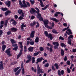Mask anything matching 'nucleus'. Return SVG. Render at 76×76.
<instances>
[{
  "mask_svg": "<svg viewBox=\"0 0 76 76\" xmlns=\"http://www.w3.org/2000/svg\"><path fill=\"white\" fill-rule=\"evenodd\" d=\"M58 14H60V12H56L54 14L55 16V17H57V16H58Z\"/></svg>",
  "mask_w": 76,
  "mask_h": 76,
  "instance_id": "32",
  "label": "nucleus"
},
{
  "mask_svg": "<svg viewBox=\"0 0 76 76\" xmlns=\"http://www.w3.org/2000/svg\"><path fill=\"white\" fill-rule=\"evenodd\" d=\"M21 69H22V75H24L25 73V69L23 68V65H21Z\"/></svg>",
  "mask_w": 76,
  "mask_h": 76,
  "instance_id": "16",
  "label": "nucleus"
},
{
  "mask_svg": "<svg viewBox=\"0 0 76 76\" xmlns=\"http://www.w3.org/2000/svg\"><path fill=\"white\" fill-rule=\"evenodd\" d=\"M66 63L68 65H70V61H66Z\"/></svg>",
  "mask_w": 76,
  "mask_h": 76,
  "instance_id": "61",
  "label": "nucleus"
},
{
  "mask_svg": "<svg viewBox=\"0 0 76 76\" xmlns=\"http://www.w3.org/2000/svg\"><path fill=\"white\" fill-rule=\"evenodd\" d=\"M39 41V37H37L35 39V42L36 43L38 42Z\"/></svg>",
  "mask_w": 76,
  "mask_h": 76,
  "instance_id": "31",
  "label": "nucleus"
},
{
  "mask_svg": "<svg viewBox=\"0 0 76 76\" xmlns=\"http://www.w3.org/2000/svg\"><path fill=\"white\" fill-rule=\"evenodd\" d=\"M7 34L8 35H10V34H12V32L11 31H9L7 32Z\"/></svg>",
  "mask_w": 76,
  "mask_h": 76,
  "instance_id": "54",
  "label": "nucleus"
},
{
  "mask_svg": "<svg viewBox=\"0 0 76 76\" xmlns=\"http://www.w3.org/2000/svg\"><path fill=\"white\" fill-rule=\"evenodd\" d=\"M11 11L8 10L6 11V12H5V16H7L9 14L11 13Z\"/></svg>",
  "mask_w": 76,
  "mask_h": 76,
  "instance_id": "15",
  "label": "nucleus"
},
{
  "mask_svg": "<svg viewBox=\"0 0 76 76\" xmlns=\"http://www.w3.org/2000/svg\"><path fill=\"white\" fill-rule=\"evenodd\" d=\"M23 48H21L19 53H21V54H22V51H23Z\"/></svg>",
  "mask_w": 76,
  "mask_h": 76,
  "instance_id": "63",
  "label": "nucleus"
},
{
  "mask_svg": "<svg viewBox=\"0 0 76 76\" xmlns=\"http://www.w3.org/2000/svg\"><path fill=\"white\" fill-rule=\"evenodd\" d=\"M68 43L69 45H71L72 44V41H71V39H69V40L68 41Z\"/></svg>",
  "mask_w": 76,
  "mask_h": 76,
  "instance_id": "47",
  "label": "nucleus"
},
{
  "mask_svg": "<svg viewBox=\"0 0 76 76\" xmlns=\"http://www.w3.org/2000/svg\"><path fill=\"white\" fill-rule=\"evenodd\" d=\"M5 4H6V6H8V7H10L11 6V1H6L5 2Z\"/></svg>",
  "mask_w": 76,
  "mask_h": 76,
  "instance_id": "11",
  "label": "nucleus"
},
{
  "mask_svg": "<svg viewBox=\"0 0 76 76\" xmlns=\"http://www.w3.org/2000/svg\"><path fill=\"white\" fill-rule=\"evenodd\" d=\"M18 19H20V20H22L24 19V18H23V17L20 16L18 18Z\"/></svg>",
  "mask_w": 76,
  "mask_h": 76,
  "instance_id": "46",
  "label": "nucleus"
},
{
  "mask_svg": "<svg viewBox=\"0 0 76 76\" xmlns=\"http://www.w3.org/2000/svg\"><path fill=\"white\" fill-rule=\"evenodd\" d=\"M73 35H70L69 36L68 38V39H70V38H73Z\"/></svg>",
  "mask_w": 76,
  "mask_h": 76,
  "instance_id": "45",
  "label": "nucleus"
},
{
  "mask_svg": "<svg viewBox=\"0 0 76 76\" xmlns=\"http://www.w3.org/2000/svg\"><path fill=\"white\" fill-rule=\"evenodd\" d=\"M50 50V53H52L53 51V49H52V48L51 47H50L49 48Z\"/></svg>",
  "mask_w": 76,
  "mask_h": 76,
  "instance_id": "64",
  "label": "nucleus"
},
{
  "mask_svg": "<svg viewBox=\"0 0 76 76\" xmlns=\"http://www.w3.org/2000/svg\"><path fill=\"white\" fill-rule=\"evenodd\" d=\"M12 47H18V46L17 44L16 43H15V44H14L12 45Z\"/></svg>",
  "mask_w": 76,
  "mask_h": 76,
  "instance_id": "43",
  "label": "nucleus"
},
{
  "mask_svg": "<svg viewBox=\"0 0 76 76\" xmlns=\"http://www.w3.org/2000/svg\"><path fill=\"white\" fill-rule=\"evenodd\" d=\"M3 34V31L0 30V38H1V35Z\"/></svg>",
  "mask_w": 76,
  "mask_h": 76,
  "instance_id": "53",
  "label": "nucleus"
},
{
  "mask_svg": "<svg viewBox=\"0 0 76 76\" xmlns=\"http://www.w3.org/2000/svg\"><path fill=\"white\" fill-rule=\"evenodd\" d=\"M35 31H32L30 34V37L31 38H34L35 35Z\"/></svg>",
  "mask_w": 76,
  "mask_h": 76,
  "instance_id": "12",
  "label": "nucleus"
},
{
  "mask_svg": "<svg viewBox=\"0 0 76 76\" xmlns=\"http://www.w3.org/2000/svg\"><path fill=\"white\" fill-rule=\"evenodd\" d=\"M66 34H67L69 35H70V34H71L72 35V33H70V32H69L68 31H66Z\"/></svg>",
  "mask_w": 76,
  "mask_h": 76,
  "instance_id": "58",
  "label": "nucleus"
},
{
  "mask_svg": "<svg viewBox=\"0 0 76 76\" xmlns=\"http://www.w3.org/2000/svg\"><path fill=\"white\" fill-rule=\"evenodd\" d=\"M35 17L33 15H32L31 18V20H33L34 19H35Z\"/></svg>",
  "mask_w": 76,
  "mask_h": 76,
  "instance_id": "62",
  "label": "nucleus"
},
{
  "mask_svg": "<svg viewBox=\"0 0 76 76\" xmlns=\"http://www.w3.org/2000/svg\"><path fill=\"white\" fill-rule=\"evenodd\" d=\"M12 25H14L16 26L17 24V22L16 21L14 20L12 23Z\"/></svg>",
  "mask_w": 76,
  "mask_h": 76,
  "instance_id": "41",
  "label": "nucleus"
},
{
  "mask_svg": "<svg viewBox=\"0 0 76 76\" xmlns=\"http://www.w3.org/2000/svg\"><path fill=\"white\" fill-rule=\"evenodd\" d=\"M61 46H62V47H64V48H66V45L64 44V43H61Z\"/></svg>",
  "mask_w": 76,
  "mask_h": 76,
  "instance_id": "33",
  "label": "nucleus"
},
{
  "mask_svg": "<svg viewBox=\"0 0 76 76\" xmlns=\"http://www.w3.org/2000/svg\"><path fill=\"white\" fill-rule=\"evenodd\" d=\"M22 0H19L18 1H19V4L20 5V6L21 7V6L22 5Z\"/></svg>",
  "mask_w": 76,
  "mask_h": 76,
  "instance_id": "42",
  "label": "nucleus"
},
{
  "mask_svg": "<svg viewBox=\"0 0 76 76\" xmlns=\"http://www.w3.org/2000/svg\"><path fill=\"white\" fill-rule=\"evenodd\" d=\"M0 63H1L0 64V70H3L4 69V67L3 64V61H1Z\"/></svg>",
  "mask_w": 76,
  "mask_h": 76,
  "instance_id": "13",
  "label": "nucleus"
},
{
  "mask_svg": "<svg viewBox=\"0 0 76 76\" xmlns=\"http://www.w3.org/2000/svg\"><path fill=\"white\" fill-rule=\"evenodd\" d=\"M43 59L42 57L40 58H38L37 59V61L38 62H40L41 61H42Z\"/></svg>",
  "mask_w": 76,
  "mask_h": 76,
  "instance_id": "29",
  "label": "nucleus"
},
{
  "mask_svg": "<svg viewBox=\"0 0 76 76\" xmlns=\"http://www.w3.org/2000/svg\"><path fill=\"white\" fill-rule=\"evenodd\" d=\"M54 66L56 67V69H58L59 68V66L57 63H55L54 64Z\"/></svg>",
  "mask_w": 76,
  "mask_h": 76,
  "instance_id": "28",
  "label": "nucleus"
},
{
  "mask_svg": "<svg viewBox=\"0 0 76 76\" xmlns=\"http://www.w3.org/2000/svg\"><path fill=\"white\" fill-rule=\"evenodd\" d=\"M59 39H61V40H64V39L63 37H62L60 36L59 38Z\"/></svg>",
  "mask_w": 76,
  "mask_h": 76,
  "instance_id": "52",
  "label": "nucleus"
},
{
  "mask_svg": "<svg viewBox=\"0 0 76 76\" xmlns=\"http://www.w3.org/2000/svg\"><path fill=\"white\" fill-rule=\"evenodd\" d=\"M21 29H23V27H25L26 26V24L25 25V23H23L22 25H21Z\"/></svg>",
  "mask_w": 76,
  "mask_h": 76,
  "instance_id": "19",
  "label": "nucleus"
},
{
  "mask_svg": "<svg viewBox=\"0 0 76 76\" xmlns=\"http://www.w3.org/2000/svg\"><path fill=\"white\" fill-rule=\"evenodd\" d=\"M10 41L11 43H12V44H15V43H16V41H15L14 39H10Z\"/></svg>",
  "mask_w": 76,
  "mask_h": 76,
  "instance_id": "25",
  "label": "nucleus"
},
{
  "mask_svg": "<svg viewBox=\"0 0 76 76\" xmlns=\"http://www.w3.org/2000/svg\"><path fill=\"white\" fill-rule=\"evenodd\" d=\"M17 63V62L16 61H14L11 63V65H14V64H16Z\"/></svg>",
  "mask_w": 76,
  "mask_h": 76,
  "instance_id": "51",
  "label": "nucleus"
},
{
  "mask_svg": "<svg viewBox=\"0 0 76 76\" xmlns=\"http://www.w3.org/2000/svg\"><path fill=\"white\" fill-rule=\"evenodd\" d=\"M45 67H48L49 66V64L48 63H47L46 64L44 65Z\"/></svg>",
  "mask_w": 76,
  "mask_h": 76,
  "instance_id": "44",
  "label": "nucleus"
},
{
  "mask_svg": "<svg viewBox=\"0 0 76 76\" xmlns=\"http://www.w3.org/2000/svg\"><path fill=\"white\" fill-rule=\"evenodd\" d=\"M50 20H52L53 21H54V22H58V20H57L56 18H50Z\"/></svg>",
  "mask_w": 76,
  "mask_h": 76,
  "instance_id": "14",
  "label": "nucleus"
},
{
  "mask_svg": "<svg viewBox=\"0 0 76 76\" xmlns=\"http://www.w3.org/2000/svg\"><path fill=\"white\" fill-rule=\"evenodd\" d=\"M64 73V71L63 70H61V72H60V69L58 70V75L59 76H61V75H63Z\"/></svg>",
  "mask_w": 76,
  "mask_h": 76,
  "instance_id": "8",
  "label": "nucleus"
},
{
  "mask_svg": "<svg viewBox=\"0 0 76 76\" xmlns=\"http://www.w3.org/2000/svg\"><path fill=\"white\" fill-rule=\"evenodd\" d=\"M22 53H19L18 55L17 56V59H18L21 56V55H22Z\"/></svg>",
  "mask_w": 76,
  "mask_h": 76,
  "instance_id": "37",
  "label": "nucleus"
},
{
  "mask_svg": "<svg viewBox=\"0 0 76 76\" xmlns=\"http://www.w3.org/2000/svg\"><path fill=\"white\" fill-rule=\"evenodd\" d=\"M22 3L23 4L22 5H21V7H23V8L24 7H28V6H27V5L26 4L25 0H23L22 1Z\"/></svg>",
  "mask_w": 76,
  "mask_h": 76,
  "instance_id": "9",
  "label": "nucleus"
},
{
  "mask_svg": "<svg viewBox=\"0 0 76 76\" xmlns=\"http://www.w3.org/2000/svg\"><path fill=\"white\" fill-rule=\"evenodd\" d=\"M20 68V67H17V68H15L13 70V71L14 72H15V73L16 72L18 71V70H19V69Z\"/></svg>",
  "mask_w": 76,
  "mask_h": 76,
  "instance_id": "23",
  "label": "nucleus"
},
{
  "mask_svg": "<svg viewBox=\"0 0 76 76\" xmlns=\"http://www.w3.org/2000/svg\"><path fill=\"white\" fill-rule=\"evenodd\" d=\"M52 44L53 45H56H56H59V43H58V42H53Z\"/></svg>",
  "mask_w": 76,
  "mask_h": 76,
  "instance_id": "36",
  "label": "nucleus"
},
{
  "mask_svg": "<svg viewBox=\"0 0 76 76\" xmlns=\"http://www.w3.org/2000/svg\"><path fill=\"white\" fill-rule=\"evenodd\" d=\"M1 10L4 12H5V11H6V10H8V9L7 7H5L4 8L2 7L1 8Z\"/></svg>",
  "mask_w": 76,
  "mask_h": 76,
  "instance_id": "30",
  "label": "nucleus"
},
{
  "mask_svg": "<svg viewBox=\"0 0 76 76\" xmlns=\"http://www.w3.org/2000/svg\"><path fill=\"white\" fill-rule=\"evenodd\" d=\"M52 69L53 70H54V71H55V70H56V69L54 67V66L53 65L52 66Z\"/></svg>",
  "mask_w": 76,
  "mask_h": 76,
  "instance_id": "59",
  "label": "nucleus"
},
{
  "mask_svg": "<svg viewBox=\"0 0 76 76\" xmlns=\"http://www.w3.org/2000/svg\"><path fill=\"white\" fill-rule=\"evenodd\" d=\"M26 3L27 4V5L28 6V7H30V6H31V5H30V4L29 3V2H26Z\"/></svg>",
  "mask_w": 76,
  "mask_h": 76,
  "instance_id": "57",
  "label": "nucleus"
},
{
  "mask_svg": "<svg viewBox=\"0 0 76 76\" xmlns=\"http://www.w3.org/2000/svg\"><path fill=\"white\" fill-rule=\"evenodd\" d=\"M18 49V47H15L13 49V50H15V51H17Z\"/></svg>",
  "mask_w": 76,
  "mask_h": 76,
  "instance_id": "49",
  "label": "nucleus"
},
{
  "mask_svg": "<svg viewBox=\"0 0 76 76\" xmlns=\"http://www.w3.org/2000/svg\"><path fill=\"white\" fill-rule=\"evenodd\" d=\"M9 21H8V20H6L4 22V26L5 27H7V23H8V22Z\"/></svg>",
  "mask_w": 76,
  "mask_h": 76,
  "instance_id": "22",
  "label": "nucleus"
},
{
  "mask_svg": "<svg viewBox=\"0 0 76 76\" xmlns=\"http://www.w3.org/2000/svg\"><path fill=\"white\" fill-rule=\"evenodd\" d=\"M33 50H34V48L33 47H30L28 48V51L31 52H32L33 51Z\"/></svg>",
  "mask_w": 76,
  "mask_h": 76,
  "instance_id": "20",
  "label": "nucleus"
},
{
  "mask_svg": "<svg viewBox=\"0 0 76 76\" xmlns=\"http://www.w3.org/2000/svg\"><path fill=\"white\" fill-rule=\"evenodd\" d=\"M45 34L46 37H47L48 38H50V40H52L53 39V36L50 33L48 34V32H47V31H45Z\"/></svg>",
  "mask_w": 76,
  "mask_h": 76,
  "instance_id": "2",
  "label": "nucleus"
},
{
  "mask_svg": "<svg viewBox=\"0 0 76 76\" xmlns=\"http://www.w3.org/2000/svg\"><path fill=\"white\" fill-rule=\"evenodd\" d=\"M52 32H53V34H58V32L57 31L55 30H53L52 31Z\"/></svg>",
  "mask_w": 76,
  "mask_h": 76,
  "instance_id": "39",
  "label": "nucleus"
},
{
  "mask_svg": "<svg viewBox=\"0 0 76 76\" xmlns=\"http://www.w3.org/2000/svg\"><path fill=\"white\" fill-rule=\"evenodd\" d=\"M24 52H26L27 51V48H26V46H24Z\"/></svg>",
  "mask_w": 76,
  "mask_h": 76,
  "instance_id": "48",
  "label": "nucleus"
},
{
  "mask_svg": "<svg viewBox=\"0 0 76 76\" xmlns=\"http://www.w3.org/2000/svg\"><path fill=\"white\" fill-rule=\"evenodd\" d=\"M36 16L38 19H39V20L40 21H44V19H43V18L41 16V14L39 13H38Z\"/></svg>",
  "mask_w": 76,
  "mask_h": 76,
  "instance_id": "5",
  "label": "nucleus"
},
{
  "mask_svg": "<svg viewBox=\"0 0 76 76\" xmlns=\"http://www.w3.org/2000/svg\"><path fill=\"white\" fill-rule=\"evenodd\" d=\"M10 30L11 32H15L17 31H18V29L12 27L11 28Z\"/></svg>",
  "mask_w": 76,
  "mask_h": 76,
  "instance_id": "10",
  "label": "nucleus"
},
{
  "mask_svg": "<svg viewBox=\"0 0 76 76\" xmlns=\"http://www.w3.org/2000/svg\"><path fill=\"white\" fill-rule=\"evenodd\" d=\"M48 29H52V27L51 26H49L48 25V26H47V27Z\"/></svg>",
  "mask_w": 76,
  "mask_h": 76,
  "instance_id": "60",
  "label": "nucleus"
},
{
  "mask_svg": "<svg viewBox=\"0 0 76 76\" xmlns=\"http://www.w3.org/2000/svg\"><path fill=\"white\" fill-rule=\"evenodd\" d=\"M38 1H40V6L42 7H44L45 6L43 4V2L42 1V0H38Z\"/></svg>",
  "mask_w": 76,
  "mask_h": 76,
  "instance_id": "17",
  "label": "nucleus"
},
{
  "mask_svg": "<svg viewBox=\"0 0 76 76\" xmlns=\"http://www.w3.org/2000/svg\"><path fill=\"white\" fill-rule=\"evenodd\" d=\"M39 49L40 51H44V49L42 47H40Z\"/></svg>",
  "mask_w": 76,
  "mask_h": 76,
  "instance_id": "50",
  "label": "nucleus"
},
{
  "mask_svg": "<svg viewBox=\"0 0 76 76\" xmlns=\"http://www.w3.org/2000/svg\"><path fill=\"white\" fill-rule=\"evenodd\" d=\"M36 24V22L34 21L32 23H30V26H31L33 27L34 26H35V25Z\"/></svg>",
  "mask_w": 76,
  "mask_h": 76,
  "instance_id": "27",
  "label": "nucleus"
},
{
  "mask_svg": "<svg viewBox=\"0 0 76 76\" xmlns=\"http://www.w3.org/2000/svg\"><path fill=\"white\" fill-rule=\"evenodd\" d=\"M32 63H35V57H33L32 58Z\"/></svg>",
  "mask_w": 76,
  "mask_h": 76,
  "instance_id": "34",
  "label": "nucleus"
},
{
  "mask_svg": "<svg viewBox=\"0 0 76 76\" xmlns=\"http://www.w3.org/2000/svg\"><path fill=\"white\" fill-rule=\"evenodd\" d=\"M10 50H11V48H9L5 51V53L7 54V55H8V57L12 56L11 53H10Z\"/></svg>",
  "mask_w": 76,
  "mask_h": 76,
  "instance_id": "6",
  "label": "nucleus"
},
{
  "mask_svg": "<svg viewBox=\"0 0 76 76\" xmlns=\"http://www.w3.org/2000/svg\"><path fill=\"white\" fill-rule=\"evenodd\" d=\"M6 46L4 45H3L2 47V51H4L5 50V49H6Z\"/></svg>",
  "mask_w": 76,
  "mask_h": 76,
  "instance_id": "21",
  "label": "nucleus"
},
{
  "mask_svg": "<svg viewBox=\"0 0 76 76\" xmlns=\"http://www.w3.org/2000/svg\"><path fill=\"white\" fill-rule=\"evenodd\" d=\"M61 54L62 56H63L64 55V50L63 49H61Z\"/></svg>",
  "mask_w": 76,
  "mask_h": 76,
  "instance_id": "24",
  "label": "nucleus"
},
{
  "mask_svg": "<svg viewBox=\"0 0 76 76\" xmlns=\"http://www.w3.org/2000/svg\"><path fill=\"white\" fill-rule=\"evenodd\" d=\"M20 71H21V69H20L19 70H18L17 72L15 73V75L16 76H17L18 75L20 72Z\"/></svg>",
  "mask_w": 76,
  "mask_h": 76,
  "instance_id": "18",
  "label": "nucleus"
},
{
  "mask_svg": "<svg viewBox=\"0 0 76 76\" xmlns=\"http://www.w3.org/2000/svg\"><path fill=\"white\" fill-rule=\"evenodd\" d=\"M35 42L34 41H31L30 42V44L31 45H34V44Z\"/></svg>",
  "mask_w": 76,
  "mask_h": 76,
  "instance_id": "40",
  "label": "nucleus"
},
{
  "mask_svg": "<svg viewBox=\"0 0 76 76\" xmlns=\"http://www.w3.org/2000/svg\"><path fill=\"white\" fill-rule=\"evenodd\" d=\"M30 9V12L31 14H33L34 13H36L38 15V13H39V10L38 8L37 7L35 8V9H36L37 11L35 10L33 8H31Z\"/></svg>",
  "mask_w": 76,
  "mask_h": 76,
  "instance_id": "1",
  "label": "nucleus"
},
{
  "mask_svg": "<svg viewBox=\"0 0 76 76\" xmlns=\"http://www.w3.org/2000/svg\"><path fill=\"white\" fill-rule=\"evenodd\" d=\"M37 74L39 75L40 74V73H44V70L42 71V69L40 68L39 65H38L37 66Z\"/></svg>",
  "mask_w": 76,
  "mask_h": 76,
  "instance_id": "3",
  "label": "nucleus"
},
{
  "mask_svg": "<svg viewBox=\"0 0 76 76\" xmlns=\"http://www.w3.org/2000/svg\"><path fill=\"white\" fill-rule=\"evenodd\" d=\"M23 12V11L22 10L20 9L18 10V12L19 15H20L22 14V13Z\"/></svg>",
  "mask_w": 76,
  "mask_h": 76,
  "instance_id": "26",
  "label": "nucleus"
},
{
  "mask_svg": "<svg viewBox=\"0 0 76 76\" xmlns=\"http://www.w3.org/2000/svg\"><path fill=\"white\" fill-rule=\"evenodd\" d=\"M59 46V45H56L54 46V49L55 50H57V47Z\"/></svg>",
  "mask_w": 76,
  "mask_h": 76,
  "instance_id": "55",
  "label": "nucleus"
},
{
  "mask_svg": "<svg viewBox=\"0 0 76 76\" xmlns=\"http://www.w3.org/2000/svg\"><path fill=\"white\" fill-rule=\"evenodd\" d=\"M26 58L27 59L26 62V63H30L32 60V56L29 55H27Z\"/></svg>",
  "mask_w": 76,
  "mask_h": 76,
  "instance_id": "4",
  "label": "nucleus"
},
{
  "mask_svg": "<svg viewBox=\"0 0 76 76\" xmlns=\"http://www.w3.org/2000/svg\"><path fill=\"white\" fill-rule=\"evenodd\" d=\"M67 71L68 73H70L71 72V71L70 70V69H69V68H67Z\"/></svg>",
  "mask_w": 76,
  "mask_h": 76,
  "instance_id": "56",
  "label": "nucleus"
},
{
  "mask_svg": "<svg viewBox=\"0 0 76 76\" xmlns=\"http://www.w3.org/2000/svg\"><path fill=\"white\" fill-rule=\"evenodd\" d=\"M30 1L31 2V4L32 5H33V4L35 3V1H34V0H30Z\"/></svg>",
  "mask_w": 76,
  "mask_h": 76,
  "instance_id": "38",
  "label": "nucleus"
},
{
  "mask_svg": "<svg viewBox=\"0 0 76 76\" xmlns=\"http://www.w3.org/2000/svg\"><path fill=\"white\" fill-rule=\"evenodd\" d=\"M39 54V52H38L37 53H34V54L33 56H38Z\"/></svg>",
  "mask_w": 76,
  "mask_h": 76,
  "instance_id": "35",
  "label": "nucleus"
},
{
  "mask_svg": "<svg viewBox=\"0 0 76 76\" xmlns=\"http://www.w3.org/2000/svg\"><path fill=\"white\" fill-rule=\"evenodd\" d=\"M43 22L45 25V28H47L48 26V25L49 23V21L47 19L45 20H43Z\"/></svg>",
  "mask_w": 76,
  "mask_h": 76,
  "instance_id": "7",
  "label": "nucleus"
}]
</instances>
